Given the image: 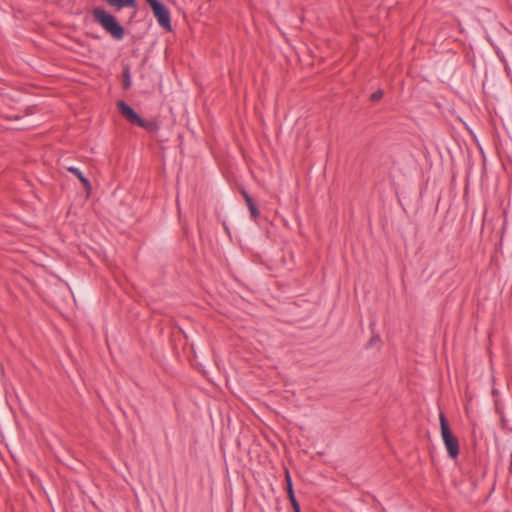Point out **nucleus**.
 <instances>
[{
  "mask_svg": "<svg viewBox=\"0 0 512 512\" xmlns=\"http://www.w3.org/2000/svg\"><path fill=\"white\" fill-rule=\"evenodd\" d=\"M287 494H288L289 501L292 505L293 511L301 512L300 505L295 497L294 491H290V493H287Z\"/></svg>",
  "mask_w": 512,
  "mask_h": 512,
  "instance_id": "1a4fd4ad",
  "label": "nucleus"
},
{
  "mask_svg": "<svg viewBox=\"0 0 512 512\" xmlns=\"http://www.w3.org/2000/svg\"><path fill=\"white\" fill-rule=\"evenodd\" d=\"M509 472L512 474V452L510 455V466H509Z\"/></svg>",
  "mask_w": 512,
  "mask_h": 512,
  "instance_id": "4468645a",
  "label": "nucleus"
},
{
  "mask_svg": "<svg viewBox=\"0 0 512 512\" xmlns=\"http://www.w3.org/2000/svg\"><path fill=\"white\" fill-rule=\"evenodd\" d=\"M123 88L128 89L131 86V77H130V71L129 68L126 67L123 71Z\"/></svg>",
  "mask_w": 512,
  "mask_h": 512,
  "instance_id": "9d476101",
  "label": "nucleus"
},
{
  "mask_svg": "<svg viewBox=\"0 0 512 512\" xmlns=\"http://www.w3.org/2000/svg\"><path fill=\"white\" fill-rule=\"evenodd\" d=\"M117 107L120 114L131 124L137 125L140 123L141 117L124 101L117 102Z\"/></svg>",
  "mask_w": 512,
  "mask_h": 512,
  "instance_id": "20e7f679",
  "label": "nucleus"
},
{
  "mask_svg": "<svg viewBox=\"0 0 512 512\" xmlns=\"http://www.w3.org/2000/svg\"><path fill=\"white\" fill-rule=\"evenodd\" d=\"M150 5L159 25L170 32L172 30L171 17L168 8L158 0H146Z\"/></svg>",
  "mask_w": 512,
  "mask_h": 512,
  "instance_id": "7ed1b4c3",
  "label": "nucleus"
},
{
  "mask_svg": "<svg viewBox=\"0 0 512 512\" xmlns=\"http://www.w3.org/2000/svg\"><path fill=\"white\" fill-rule=\"evenodd\" d=\"M379 341H380L379 337H373V338L370 340L369 344H370V345H372L373 343H375V342H379Z\"/></svg>",
  "mask_w": 512,
  "mask_h": 512,
  "instance_id": "ddd939ff",
  "label": "nucleus"
},
{
  "mask_svg": "<svg viewBox=\"0 0 512 512\" xmlns=\"http://www.w3.org/2000/svg\"><path fill=\"white\" fill-rule=\"evenodd\" d=\"M110 6L117 7L118 9L124 7H132L135 8L137 6L136 0H104Z\"/></svg>",
  "mask_w": 512,
  "mask_h": 512,
  "instance_id": "0eeeda50",
  "label": "nucleus"
},
{
  "mask_svg": "<svg viewBox=\"0 0 512 512\" xmlns=\"http://www.w3.org/2000/svg\"><path fill=\"white\" fill-rule=\"evenodd\" d=\"M440 428H441V436L444 442V445L447 449L448 455L452 459H456L459 455V441L457 437L452 433L447 418L444 413H440Z\"/></svg>",
  "mask_w": 512,
  "mask_h": 512,
  "instance_id": "f03ea898",
  "label": "nucleus"
},
{
  "mask_svg": "<svg viewBox=\"0 0 512 512\" xmlns=\"http://www.w3.org/2000/svg\"><path fill=\"white\" fill-rule=\"evenodd\" d=\"M285 481H286V485H287V493H290V491H293V485H292V480H291L288 470H286V473H285Z\"/></svg>",
  "mask_w": 512,
  "mask_h": 512,
  "instance_id": "9b49d317",
  "label": "nucleus"
},
{
  "mask_svg": "<svg viewBox=\"0 0 512 512\" xmlns=\"http://www.w3.org/2000/svg\"><path fill=\"white\" fill-rule=\"evenodd\" d=\"M240 193L242 194V196L245 200V203L250 211V215H251L252 219L256 220L260 215V211H259L257 205L255 204L252 197L249 195V193L244 188L240 189Z\"/></svg>",
  "mask_w": 512,
  "mask_h": 512,
  "instance_id": "39448f33",
  "label": "nucleus"
},
{
  "mask_svg": "<svg viewBox=\"0 0 512 512\" xmlns=\"http://www.w3.org/2000/svg\"><path fill=\"white\" fill-rule=\"evenodd\" d=\"M382 97H383V91L379 89L371 94L370 100L373 102H376V101H379Z\"/></svg>",
  "mask_w": 512,
  "mask_h": 512,
  "instance_id": "f8f14e48",
  "label": "nucleus"
},
{
  "mask_svg": "<svg viewBox=\"0 0 512 512\" xmlns=\"http://www.w3.org/2000/svg\"><path fill=\"white\" fill-rule=\"evenodd\" d=\"M67 170L72 173L73 175H75L79 180L80 182L83 184L86 192L89 194L92 187H91V183L90 181L83 175V173L76 167L74 166H70V167H67Z\"/></svg>",
  "mask_w": 512,
  "mask_h": 512,
  "instance_id": "423d86ee",
  "label": "nucleus"
},
{
  "mask_svg": "<svg viewBox=\"0 0 512 512\" xmlns=\"http://www.w3.org/2000/svg\"><path fill=\"white\" fill-rule=\"evenodd\" d=\"M137 126L144 128L148 132H156L159 129V125L155 121H148L145 119H140V123Z\"/></svg>",
  "mask_w": 512,
  "mask_h": 512,
  "instance_id": "6e6552de",
  "label": "nucleus"
},
{
  "mask_svg": "<svg viewBox=\"0 0 512 512\" xmlns=\"http://www.w3.org/2000/svg\"><path fill=\"white\" fill-rule=\"evenodd\" d=\"M95 20L106 30L114 39L121 40L125 35L124 28L118 23L116 18L103 9L93 11Z\"/></svg>",
  "mask_w": 512,
  "mask_h": 512,
  "instance_id": "f257e3e1",
  "label": "nucleus"
}]
</instances>
